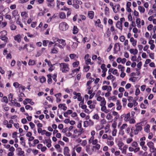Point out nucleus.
Instances as JSON below:
<instances>
[{"label": "nucleus", "mask_w": 156, "mask_h": 156, "mask_svg": "<svg viewBox=\"0 0 156 156\" xmlns=\"http://www.w3.org/2000/svg\"><path fill=\"white\" fill-rule=\"evenodd\" d=\"M78 29L77 26H74L73 30V34H77L78 32Z\"/></svg>", "instance_id": "obj_30"}, {"label": "nucleus", "mask_w": 156, "mask_h": 156, "mask_svg": "<svg viewBox=\"0 0 156 156\" xmlns=\"http://www.w3.org/2000/svg\"><path fill=\"white\" fill-rule=\"evenodd\" d=\"M118 146L119 147V149H120L121 148L123 147L124 146V143L122 142H119L118 144Z\"/></svg>", "instance_id": "obj_44"}, {"label": "nucleus", "mask_w": 156, "mask_h": 156, "mask_svg": "<svg viewBox=\"0 0 156 156\" xmlns=\"http://www.w3.org/2000/svg\"><path fill=\"white\" fill-rule=\"evenodd\" d=\"M69 57L71 59H75L76 58H77L78 57L76 54H71L69 55Z\"/></svg>", "instance_id": "obj_33"}, {"label": "nucleus", "mask_w": 156, "mask_h": 156, "mask_svg": "<svg viewBox=\"0 0 156 156\" xmlns=\"http://www.w3.org/2000/svg\"><path fill=\"white\" fill-rule=\"evenodd\" d=\"M35 63V62L34 60L30 59L29 60L28 64L29 66H32L34 65Z\"/></svg>", "instance_id": "obj_39"}, {"label": "nucleus", "mask_w": 156, "mask_h": 156, "mask_svg": "<svg viewBox=\"0 0 156 156\" xmlns=\"http://www.w3.org/2000/svg\"><path fill=\"white\" fill-rule=\"evenodd\" d=\"M68 25L66 22H62L59 24V28L62 31H66L68 29Z\"/></svg>", "instance_id": "obj_3"}, {"label": "nucleus", "mask_w": 156, "mask_h": 156, "mask_svg": "<svg viewBox=\"0 0 156 156\" xmlns=\"http://www.w3.org/2000/svg\"><path fill=\"white\" fill-rule=\"evenodd\" d=\"M73 111L71 110H68L64 113V116L65 117H68V115L71 114L72 113Z\"/></svg>", "instance_id": "obj_23"}, {"label": "nucleus", "mask_w": 156, "mask_h": 156, "mask_svg": "<svg viewBox=\"0 0 156 156\" xmlns=\"http://www.w3.org/2000/svg\"><path fill=\"white\" fill-rule=\"evenodd\" d=\"M78 44L77 42H73L72 45V48L73 49H75L77 47Z\"/></svg>", "instance_id": "obj_49"}, {"label": "nucleus", "mask_w": 156, "mask_h": 156, "mask_svg": "<svg viewBox=\"0 0 156 156\" xmlns=\"http://www.w3.org/2000/svg\"><path fill=\"white\" fill-rule=\"evenodd\" d=\"M122 116H123L124 117V120L126 122L129 121L130 119V113L129 112L127 113L126 114H124Z\"/></svg>", "instance_id": "obj_11"}, {"label": "nucleus", "mask_w": 156, "mask_h": 156, "mask_svg": "<svg viewBox=\"0 0 156 156\" xmlns=\"http://www.w3.org/2000/svg\"><path fill=\"white\" fill-rule=\"evenodd\" d=\"M69 149L68 147H66L64 149L63 153L65 156H70L69 154Z\"/></svg>", "instance_id": "obj_13"}, {"label": "nucleus", "mask_w": 156, "mask_h": 156, "mask_svg": "<svg viewBox=\"0 0 156 156\" xmlns=\"http://www.w3.org/2000/svg\"><path fill=\"white\" fill-rule=\"evenodd\" d=\"M129 51L130 53L134 55H136L138 52V50L136 49L131 48L130 49Z\"/></svg>", "instance_id": "obj_24"}, {"label": "nucleus", "mask_w": 156, "mask_h": 156, "mask_svg": "<svg viewBox=\"0 0 156 156\" xmlns=\"http://www.w3.org/2000/svg\"><path fill=\"white\" fill-rule=\"evenodd\" d=\"M14 39L16 41H17L18 43H20L21 41V36L20 34H18L14 37Z\"/></svg>", "instance_id": "obj_15"}, {"label": "nucleus", "mask_w": 156, "mask_h": 156, "mask_svg": "<svg viewBox=\"0 0 156 156\" xmlns=\"http://www.w3.org/2000/svg\"><path fill=\"white\" fill-rule=\"evenodd\" d=\"M94 122L91 119H89L88 121H86L83 122V126L87 127L88 126H91L94 125Z\"/></svg>", "instance_id": "obj_5"}, {"label": "nucleus", "mask_w": 156, "mask_h": 156, "mask_svg": "<svg viewBox=\"0 0 156 156\" xmlns=\"http://www.w3.org/2000/svg\"><path fill=\"white\" fill-rule=\"evenodd\" d=\"M90 67L89 66H83V71L84 72H87L90 69Z\"/></svg>", "instance_id": "obj_38"}, {"label": "nucleus", "mask_w": 156, "mask_h": 156, "mask_svg": "<svg viewBox=\"0 0 156 156\" xmlns=\"http://www.w3.org/2000/svg\"><path fill=\"white\" fill-rule=\"evenodd\" d=\"M28 46V44H25L24 45L23 47H22V46H20L19 47L18 49L20 51H21L22 50H24L25 49H26V50L27 51L29 52H30L33 51V50L32 49H29L27 48Z\"/></svg>", "instance_id": "obj_9"}, {"label": "nucleus", "mask_w": 156, "mask_h": 156, "mask_svg": "<svg viewBox=\"0 0 156 156\" xmlns=\"http://www.w3.org/2000/svg\"><path fill=\"white\" fill-rule=\"evenodd\" d=\"M2 102H4L6 103H8V99L7 98L6 96H4L3 97Z\"/></svg>", "instance_id": "obj_60"}, {"label": "nucleus", "mask_w": 156, "mask_h": 156, "mask_svg": "<svg viewBox=\"0 0 156 156\" xmlns=\"http://www.w3.org/2000/svg\"><path fill=\"white\" fill-rule=\"evenodd\" d=\"M147 145L149 148V151L151 153H154L156 149L154 148V144L152 141H149L147 143Z\"/></svg>", "instance_id": "obj_4"}, {"label": "nucleus", "mask_w": 156, "mask_h": 156, "mask_svg": "<svg viewBox=\"0 0 156 156\" xmlns=\"http://www.w3.org/2000/svg\"><path fill=\"white\" fill-rule=\"evenodd\" d=\"M140 23V18L136 19V23L137 24V27L139 28H140L141 27Z\"/></svg>", "instance_id": "obj_31"}, {"label": "nucleus", "mask_w": 156, "mask_h": 156, "mask_svg": "<svg viewBox=\"0 0 156 156\" xmlns=\"http://www.w3.org/2000/svg\"><path fill=\"white\" fill-rule=\"evenodd\" d=\"M20 85L17 82H14L13 83V86L16 88H19Z\"/></svg>", "instance_id": "obj_46"}, {"label": "nucleus", "mask_w": 156, "mask_h": 156, "mask_svg": "<svg viewBox=\"0 0 156 156\" xmlns=\"http://www.w3.org/2000/svg\"><path fill=\"white\" fill-rule=\"evenodd\" d=\"M107 144L108 146L111 147L114 145V142L113 140H112V141L107 140Z\"/></svg>", "instance_id": "obj_47"}, {"label": "nucleus", "mask_w": 156, "mask_h": 156, "mask_svg": "<svg viewBox=\"0 0 156 156\" xmlns=\"http://www.w3.org/2000/svg\"><path fill=\"white\" fill-rule=\"evenodd\" d=\"M59 16L61 19H64L66 17L65 14L63 12H61L59 13Z\"/></svg>", "instance_id": "obj_43"}, {"label": "nucleus", "mask_w": 156, "mask_h": 156, "mask_svg": "<svg viewBox=\"0 0 156 156\" xmlns=\"http://www.w3.org/2000/svg\"><path fill=\"white\" fill-rule=\"evenodd\" d=\"M110 31H111L109 30V28H108L107 29V30L106 31L105 33L108 37H109L110 36L111 34Z\"/></svg>", "instance_id": "obj_58"}, {"label": "nucleus", "mask_w": 156, "mask_h": 156, "mask_svg": "<svg viewBox=\"0 0 156 156\" xmlns=\"http://www.w3.org/2000/svg\"><path fill=\"white\" fill-rule=\"evenodd\" d=\"M97 98L96 99L97 101H102L105 98L104 97H102L101 96H97Z\"/></svg>", "instance_id": "obj_56"}, {"label": "nucleus", "mask_w": 156, "mask_h": 156, "mask_svg": "<svg viewBox=\"0 0 156 156\" xmlns=\"http://www.w3.org/2000/svg\"><path fill=\"white\" fill-rule=\"evenodd\" d=\"M59 67L60 70L62 73H67L69 70V65L65 63H59Z\"/></svg>", "instance_id": "obj_2"}, {"label": "nucleus", "mask_w": 156, "mask_h": 156, "mask_svg": "<svg viewBox=\"0 0 156 156\" xmlns=\"http://www.w3.org/2000/svg\"><path fill=\"white\" fill-rule=\"evenodd\" d=\"M120 50V46L119 43H116L115 44L114 48V53H117V52L119 51Z\"/></svg>", "instance_id": "obj_8"}, {"label": "nucleus", "mask_w": 156, "mask_h": 156, "mask_svg": "<svg viewBox=\"0 0 156 156\" xmlns=\"http://www.w3.org/2000/svg\"><path fill=\"white\" fill-rule=\"evenodd\" d=\"M7 35V31L6 30H3L0 32V35L1 36H5Z\"/></svg>", "instance_id": "obj_50"}, {"label": "nucleus", "mask_w": 156, "mask_h": 156, "mask_svg": "<svg viewBox=\"0 0 156 156\" xmlns=\"http://www.w3.org/2000/svg\"><path fill=\"white\" fill-rule=\"evenodd\" d=\"M21 16L22 17V21L24 23H25V20L28 17V15L27 12H21Z\"/></svg>", "instance_id": "obj_7"}, {"label": "nucleus", "mask_w": 156, "mask_h": 156, "mask_svg": "<svg viewBox=\"0 0 156 156\" xmlns=\"http://www.w3.org/2000/svg\"><path fill=\"white\" fill-rule=\"evenodd\" d=\"M10 28L12 30H15L16 28V26L15 25L12 24L10 26Z\"/></svg>", "instance_id": "obj_63"}, {"label": "nucleus", "mask_w": 156, "mask_h": 156, "mask_svg": "<svg viewBox=\"0 0 156 156\" xmlns=\"http://www.w3.org/2000/svg\"><path fill=\"white\" fill-rule=\"evenodd\" d=\"M17 150L18 152V155H19L21 156L23 155L24 154V151L22 150V149L20 147H18Z\"/></svg>", "instance_id": "obj_26"}, {"label": "nucleus", "mask_w": 156, "mask_h": 156, "mask_svg": "<svg viewBox=\"0 0 156 156\" xmlns=\"http://www.w3.org/2000/svg\"><path fill=\"white\" fill-rule=\"evenodd\" d=\"M79 64V61H76L73 62L72 64V66L74 68L78 67Z\"/></svg>", "instance_id": "obj_40"}, {"label": "nucleus", "mask_w": 156, "mask_h": 156, "mask_svg": "<svg viewBox=\"0 0 156 156\" xmlns=\"http://www.w3.org/2000/svg\"><path fill=\"white\" fill-rule=\"evenodd\" d=\"M127 148L128 146L127 145H125L123 147L119 150L121 151L122 153L124 154H126V151Z\"/></svg>", "instance_id": "obj_18"}, {"label": "nucleus", "mask_w": 156, "mask_h": 156, "mask_svg": "<svg viewBox=\"0 0 156 156\" xmlns=\"http://www.w3.org/2000/svg\"><path fill=\"white\" fill-rule=\"evenodd\" d=\"M94 15V12L93 11H90L88 12L87 16L91 19H92L93 18Z\"/></svg>", "instance_id": "obj_19"}, {"label": "nucleus", "mask_w": 156, "mask_h": 156, "mask_svg": "<svg viewBox=\"0 0 156 156\" xmlns=\"http://www.w3.org/2000/svg\"><path fill=\"white\" fill-rule=\"evenodd\" d=\"M142 124V122H140L135 124V127H132L131 130V131H133V134L135 135H137L139 132H141L143 130Z\"/></svg>", "instance_id": "obj_1"}, {"label": "nucleus", "mask_w": 156, "mask_h": 156, "mask_svg": "<svg viewBox=\"0 0 156 156\" xmlns=\"http://www.w3.org/2000/svg\"><path fill=\"white\" fill-rule=\"evenodd\" d=\"M105 133H108L109 129V125H108L106 126L105 128Z\"/></svg>", "instance_id": "obj_57"}, {"label": "nucleus", "mask_w": 156, "mask_h": 156, "mask_svg": "<svg viewBox=\"0 0 156 156\" xmlns=\"http://www.w3.org/2000/svg\"><path fill=\"white\" fill-rule=\"evenodd\" d=\"M101 68L102 69V72H106V71L107 70V68L106 67V66L105 64H102L101 67Z\"/></svg>", "instance_id": "obj_36"}, {"label": "nucleus", "mask_w": 156, "mask_h": 156, "mask_svg": "<svg viewBox=\"0 0 156 156\" xmlns=\"http://www.w3.org/2000/svg\"><path fill=\"white\" fill-rule=\"evenodd\" d=\"M7 25V23L6 22H2L1 24H0V26L2 28L5 27Z\"/></svg>", "instance_id": "obj_64"}, {"label": "nucleus", "mask_w": 156, "mask_h": 156, "mask_svg": "<svg viewBox=\"0 0 156 156\" xmlns=\"http://www.w3.org/2000/svg\"><path fill=\"white\" fill-rule=\"evenodd\" d=\"M55 96L56 97V101L57 103H58L60 102L61 101V99L60 98L62 96L61 93H58L55 94Z\"/></svg>", "instance_id": "obj_14"}, {"label": "nucleus", "mask_w": 156, "mask_h": 156, "mask_svg": "<svg viewBox=\"0 0 156 156\" xmlns=\"http://www.w3.org/2000/svg\"><path fill=\"white\" fill-rule=\"evenodd\" d=\"M16 23L17 24L19 25L21 27H23V25L21 21L20 20L19 18H18L16 20Z\"/></svg>", "instance_id": "obj_37"}, {"label": "nucleus", "mask_w": 156, "mask_h": 156, "mask_svg": "<svg viewBox=\"0 0 156 156\" xmlns=\"http://www.w3.org/2000/svg\"><path fill=\"white\" fill-rule=\"evenodd\" d=\"M57 44V43L55 44L54 47L51 50V54H57L58 53V49L57 48L55 47Z\"/></svg>", "instance_id": "obj_10"}, {"label": "nucleus", "mask_w": 156, "mask_h": 156, "mask_svg": "<svg viewBox=\"0 0 156 156\" xmlns=\"http://www.w3.org/2000/svg\"><path fill=\"white\" fill-rule=\"evenodd\" d=\"M113 118L112 116V115L111 113H108L107 114L106 116V119L108 120H111L110 122H112L113 120L112 119Z\"/></svg>", "instance_id": "obj_27"}, {"label": "nucleus", "mask_w": 156, "mask_h": 156, "mask_svg": "<svg viewBox=\"0 0 156 156\" xmlns=\"http://www.w3.org/2000/svg\"><path fill=\"white\" fill-rule=\"evenodd\" d=\"M18 12L17 10H13L12 12V15L14 17H16L18 14Z\"/></svg>", "instance_id": "obj_52"}, {"label": "nucleus", "mask_w": 156, "mask_h": 156, "mask_svg": "<svg viewBox=\"0 0 156 156\" xmlns=\"http://www.w3.org/2000/svg\"><path fill=\"white\" fill-rule=\"evenodd\" d=\"M150 127V125L148 124H147L144 128L145 132L147 133H149Z\"/></svg>", "instance_id": "obj_29"}, {"label": "nucleus", "mask_w": 156, "mask_h": 156, "mask_svg": "<svg viewBox=\"0 0 156 156\" xmlns=\"http://www.w3.org/2000/svg\"><path fill=\"white\" fill-rule=\"evenodd\" d=\"M39 78L40 79V82L41 83H43L46 82V78L44 76H42L41 77Z\"/></svg>", "instance_id": "obj_41"}, {"label": "nucleus", "mask_w": 156, "mask_h": 156, "mask_svg": "<svg viewBox=\"0 0 156 156\" xmlns=\"http://www.w3.org/2000/svg\"><path fill=\"white\" fill-rule=\"evenodd\" d=\"M0 39L2 40L5 41V42H7L8 41V38L6 37L1 36Z\"/></svg>", "instance_id": "obj_48"}, {"label": "nucleus", "mask_w": 156, "mask_h": 156, "mask_svg": "<svg viewBox=\"0 0 156 156\" xmlns=\"http://www.w3.org/2000/svg\"><path fill=\"white\" fill-rule=\"evenodd\" d=\"M7 76H8V79H9L11 76V75L13 76L14 74V73L12 74V72L11 70L8 71L7 72Z\"/></svg>", "instance_id": "obj_35"}, {"label": "nucleus", "mask_w": 156, "mask_h": 156, "mask_svg": "<svg viewBox=\"0 0 156 156\" xmlns=\"http://www.w3.org/2000/svg\"><path fill=\"white\" fill-rule=\"evenodd\" d=\"M58 42L59 43L62 44L63 46H65L66 44L65 40L63 39H58Z\"/></svg>", "instance_id": "obj_32"}, {"label": "nucleus", "mask_w": 156, "mask_h": 156, "mask_svg": "<svg viewBox=\"0 0 156 156\" xmlns=\"http://www.w3.org/2000/svg\"><path fill=\"white\" fill-rule=\"evenodd\" d=\"M86 151L89 154H91L92 153L91 152L89 146H87L86 147Z\"/></svg>", "instance_id": "obj_42"}, {"label": "nucleus", "mask_w": 156, "mask_h": 156, "mask_svg": "<svg viewBox=\"0 0 156 156\" xmlns=\"http://www.w3.org/2000/svg\"><path fill=\"white\" fill-rule=\"evenodd\" d=\"M138 9L141 13H144L145 11V8L141 6H139L138 7Z\"/></svg>", "instance_id": "obj_34"}, {"label": "nucleus", "mask_w": 156, "mask_h": 156, "mask_svg": "<svg viewBox=\"0 0 156 156\" xmlns=\"http://www.w3.org/2000/svg\"><path fill=\"white\" fill-rule=\"evenodd\" d=\"M81 38H83L82 42L83 43H85L87 41H87V38L86 37H84L83 38V36L81 35H79Z\"/></svg>", "instance_id": "obj_54"}, {"label": "nucleus", "mask_w": 156, "mask_h": 156, "mask_svg": "<svg viewBox=\"0 0 156 156\" xmlns=\"http://www.w3.org/2000/svg\"><path fill=\"white\" fill-rule=\"evenodd\" d=\"M105 15H107L109 13V9L108 7H105Z\"/></svg>", "instance_id": "obj_62"}, {"label": "nucleus", "mask_w": 156, "mask_h": 156, "mask_svg": "<svg viewBox=\"0 0 156 156\" xmlns=\"http://www.w3.org/2000/svg\"><path fill=\"white\" fill-rule=\"evenodd\" d=\"M120 7V6L118 4L115 5L112 7V9L114 12L116 13L119 10Z\"/></svg>", "instance_id": "obj_21"}, {"label": "nucleus", "mask_w": 156, "mask_h": 156, "mask_svg": "<svg viewBox=\"0 0 156 156\" xmlns=\"http://www.w3.org/2000/svg\"><path fill=\"white\" fill-rule=\"evenodd\" d=\"M101 110L103 112H104L105 113H107L109 112V110L107 109L105 105V106H101Z\"/></svg>", "instance_id": "obj_28"}, {"label": "nucleus", "mask_w": 156, "mask_h": 156, "mask_svg": "<svg viewBox=\"0 0 156 156\" xmlns=\"http://www.w3.org/2000/svg\"><path fill=\"white\" fill-rule=\"evenodd\" d=\"M136 80H137L136 77H134V76H133V77H131L129 79V80L130 81H132L133 82H135Z\"/></svg>", "instance_id": "obj_59"}, {"label": "nucleus", "mask_w": 156, "mask_h": 156, "mask_svg": "<svg viewBox=\"0 0 156 156\" xmlns=\"http://www.w3.org/2000/svg\"><path fill=\"white\" fill-rule=\"evenodd\" d=\"M103 90H107V91H111L112 90V87L111 86L107 85L103 86L101 88Z\"/></svg>", "instance_id": "obj_12"}, {"label": "nucleus", "mask_w": 156, "mask_h": 156, "mask_svg": "<svg viewBox=\"0 0 156 156\" xmlns=\"http://www.w3.org/2000/svg\"><path fill=\"white\" fill-rule=\"evenodd\" d=\"M58 107L59 108H62L64 111L67 109V107L66 106L65 104H60L58 105Z\"/></svg>", "instance_id": "obj_22"}, {"label": "nucleus", "mask_w": 156, "mask_h": 156, "mask_svg": "<svg viewBox=\"0 0 156 156\" xmlns=\"http://www.w3.org/2000/svg\"><path fill=\"white\" fill-rule=\"evenodd\" d=\"M117 130L115 129H114L112 132V136H115L117 133Z\"/></svg>", "instance_id": "obj_61"}, {"label": "nucleus", "mask_w": 156, "mask_h": 156, "mask_svg": "<svg viewBox=\"0 0 156 156\" xmlns=\"http://www.w3.org/2000/svg\"><path fill=\"white\" fill-rule=\"evenodd\" d=\"M2 107L3 108L5 111H8L9 109V108L6 105H2Z\"/></svg>", "instance_id": "obj_55"}, {"label": "nucleus", "mask_w": 156, "mask_h": 156, "mask_svg": "<svg viewBox=\"0 0 156 156\" xmlns=\"http://www.w3.org/2000/svg\"><path fill=\"white\" fill-rule=\"evenodd\" d=\"M78 145L79 144L77 145L75 147L76 148V152L78 153H79L81 150L82 148L81 147H77Z\"/></svg>", "instance_id": "obj_53"}, {"label": "nucleus", "mask_w": 156, "mask_h": 156, "mask_svg": "<svg viewBox=\"0 0 156 156\" xmlns=\"http://www.w3.org/2000/svg\"><path fill=\"white\" fill-rule=\"evenodd\" d=\"M84 59L85 60L86 64L87 65H91L93 64V63L91 62V59L89 58V55L87 54L84 57Z\"/></svg>", "instance_id": "obj_6"}, {"label": "nucleus", "mask_w": 156, "mask_h": 156, "mask_svg": "<svg viewBox=\"0 0 156 156\" xmlns=\"http://www.w3.org/2000/svg\"><path fill=\"white\" fill-rule=\"evenodd\" d=\"M74 133L75 134L79 133L78 135H80L83 133L84 132V129L83 128L79 129H75L74 130Z\"/></svg>", "instance_id": "obj_16"}, {"label": "nucleus", "mask_w": 156, "mask_h": 156, "mask_svg": "<svg viewBox=\"0 0 156 156\" xmlns=\"http://www.w3.org/2000/svg\"><path fill=\"white\" fill-rule=\"evenodd\" d=\"M118 68L119 69H120L121 72H124L125 70V68L121 65H118Z\"/></svg>", "instance_id": "obj_45"}, {"label": "nucleus", "mask_w": 156, "mask_h": 156, "mask_svg": "<svg viewBox=\"0 0 156 156\" xmlns=\"http://www.w3.org/2000/svg\"><path fill=\"white\" fill-rule=\"evenodd\" d=\"M116 27L121 31L122 30V25L121 23L119 22V21H118L116 24Z\"/></svg>", "instance_id": "obj_17"}, {"label": "nucleus", "mask_w": 156, "mask_h": 156, "mask_svg": "<svg viewBox=\"0 0 156 156\" xmlns=\"http://www.w3.org/2000/svg\"><path fill=\"white\" fill-rule=\"evenodd\" d=\"M130 41L132 43V44L133 47H135L137 44V40L134 39L133 37H131L130 39Z\"/></svg>", "instance_id": "obj_20"}, {"label": "nucleus", "mask_w": 156, "mask_h": 156, "mask_svg": "<svg viewBox=\"0 0 156 156\" xmlns=\"http://www.w3.org/2000/svg\"><path fill=\"white\" fill-rule=\"evenodd\" d=\"M106 104V101L105 100V99H104L102 101H101L100 105L101 106H105V105Z\"/></svg>", "instance_id": "obj_51"}, {"label": "nucleus", "mask_w": 156, "mask_h": 156, "mask_svg": "<svg viewBox=\"0 0 156 156\" xmlns=\"http://www.w3.org/2000/svg\"><path fill=\"white\" fill-rule=\"evenodd\" d=\"M95 145V146L93 147L92 149V150L96 151V150H99L100 149L101 147L100 144H97Z\"/></svg>", "instance_id": "obj_25"}]
</instances>
